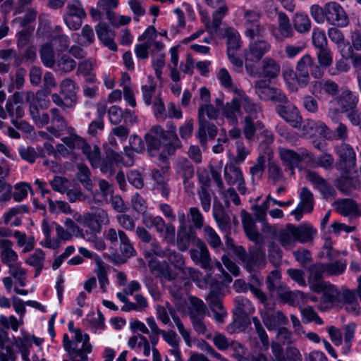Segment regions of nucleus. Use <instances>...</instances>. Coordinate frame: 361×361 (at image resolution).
<instances>
[{"instance_id": "6", "label": "nucleus", "mask_w": 361, "mask_h": 361, "mask_svg": "<svg viewBox=\"0 0 361 361\" xmlns=\"http://www.w3.org/2000/svg\"><path fill=\"white\" fill-rule=\"evenodd\" d=\"M86 16V12L80 1L72 0L68 3L63 18L70 30H78L82 26V19Z\"/></svg>"}, {"instance_id": "39", "label": "nucleus", "mask_w": 361, "mask_h": 361, "mask_svg": "<svg viewBox=\"0 0 361 361\" xmlns=\"http://www.w3.org/2000/svg\"><path fill=\"white\" fill-rule=\"evenodd\" d=\"M281 71L279 63L274 59L265 58L261 63L259 74L262 77L271 80L276 78Z\"/></svg>"}, {"instance_id": "44", "label": "nucleus", "mask_w": 361, "mask_h": 361, "mask_svg": "<svg viewBox=\"0 0 361 361\" xmlns=\"http://www.w3.org/2000/svg\"><path fill=\"white\" fill-rule=\"evenodd\" d=\"M25 263L35 268V277H37L44 268L45 262L44 252L38 248L35 249L26 259Z\"/></svg>"}, {"instance_id": "53", "label": "nucleus", "mask_w": 361, "mask_h": 361, "mask_svg": "<svg viewBox=\"0 0 361 361\" xmlns=\"http://www.w3.org/2000/svg\"><path fill=\"white\" fill-rule=\"evenodd\" d=\"M120 251L126 258L121 259V263H124L127 258H130L135 254V250L125 232L120 233Z\"/></svg>"}, {"instance_id": "17", "label": "nucleus", "mask_w": 361, "mask_h": 361, "mask_svg": "<svg viewBox=\"0 0 361 361\" xmlns=\"http://www.w3.org/2000/svg\"><path fill=\"white\" fill-rule=\"evenodd\" d=\"M341 173L340 177L336 180L335 186L343 194L348 195L353 190L356 188L359 184L357 178L353 176L355 169L338 170Z\"/></svg>"}, {"instance_id": "46", "label": "nucleus", "mask_w": 361, "mask_h": 361, "mask_svg": "<svg viewBox=\"0 0 361 361\" xmlns=\"http://www.w3.org/2000/svg\"><path fill=\"white\" fill-rule=\"evenodd\" d=\"M227 51H237L240 49L243 41L239 32L233 27H228L225 30Z\"/></svg>"}, {"instance_id": "61", "label": "nucleus", "mask_w": 361, "mask_h": 361, "mask_svg": "<svg viewBox=\"0 0 361 361\" xmlns=\"http://www.w3.org/2000/svg\"><path fill=\"white\" fill-rule=\"evenodd\" d=\"M217 78L221 85L231 92L239 94L242 90L238 89L232 81V78L228 71L225 68H221L218 73Z\"/></svg>"}, {"instance_id": "52", "label": "nucleus", "mask_w": 361, "mask_h": 361, "mask_svg": "<svg viewBox=\"0 0 361 361\" xmlns=\"http://www.w3.org/2000/svg\"><path fill=\"white\" fill-rule=\"evenodd\" d=\"M94 272L97 276L101 289L104 291L106 287L109 285V281L107 274V266L104 262H102L100 257H98L96 259V268L94 269Z\"/></svg>"}, {"instance_id": "33", "label": "nucleus", "mask_w": 361, "mask_h": 361, "mask_svg": "<svg viewBox=\"0 0 361 361\" xmlns=\"http://www.w3.org/2000/svg\"><path fill=\"white\" fill-rule=\"evenodd\" d=\"M57 224L54 221H50L47 219H44L42 222V230L44 235V239L42 245L50 249H57L59 247V242L51 237L53 233L55 234L56 226Z\"/></svg>"}, {"instance_id": "22", "label": "nucleus", "mask_w": 361, "mask_h": 361, "mask_svg": "<svg viewBox=\"0 0 361 361\" xmlns=\"http://www.w3.org/2000/svg\"><path fill=\"white\" fill-rule=\"evenodd\" d=\"M66 224L76 236H80L85 240L92 243L93 247L97 250L102 251L106 249L104 240L102 238L97 237V234L89 233L87 230L82 231L71 219L67 220Z\"/></svg>"}, {"instance_id": "12", "label": "nucleus", "mask_w": 361, "mask_h": 361, "mask_svg": "<svg viewBox=\"0 0 361 361\" xmlns=\"http://www.w3.org/2000/svg\"><path fill=\"white\" fill-rule=\"evenodd\" d=\"M169 166H166L161 169H154L152 171V178L154 180L153 189L165 197L168 198L170 193L169 185Z\"/></svg>"}, {"instance_id": "49", "label": "nucleus", "mask_w": 361, "mask_h": 361, "mask_svg": "<svg viewBox=\"0 0 361 361\" xmlns=\"http://www.w3.org/2000/svg\"><path fill=\"white\" fill-rule=\"evenodd\" d=\"M142 223L148 228H155L157 232H161L164 220L160 216H153L149 212L142 214Z\"/></svg>"}, {"instance_id": "34", "label": "nucleus", "mask_w": 361, "mask_h": 361, "mask_svg": "<svg viewBox=\"0 0 361 361\" xmlns=\"http://www.w3.org/2000/svg\"><path fill=\"white\" fill-rule=\"evenodd\" d=\"M261 317L264 324L269 331L275 330L278 326L288 322V318L281 311H277L275 313L262 312Z\"/></svg>"}, {"instance_id": "37", "label": "nucleus", "mask_w": 361, "mask_h": 361, "mask_svg": "<svg viewBox=\"0 0 361 361\" xmlns=\"http://www.w3.org/2000/svg\"><path fill=\"white\" fill-rule=\"evenodd\" d=\"M174 169L177 176L183 180V183L194 176V167L185 157H178L174 162Z\"/></svg>"}, {"instance_id": "3", "label": "nucleus", "mask_w": 361, "mask_h": 361, "mask_svg": "<svg viewBox=\"0 0 361 361\" xmlns=\"http://www.w3.org/2000/svg\"><path fill=\"white\" fill-rule=\"evenodd\" d=\"M206 4L214 10L212 13V20L208 13L201 11L202 22L208 30H216L221 24L224 18L228 13L229 8L226 0H204Z\"/></svg>"}, {"instance_id": "62", "label": "nucleus", "mask_w": 361, "mask_h": 361, "mask_svg": "<svg viewBox=\"0 0 361 361\" xmlns=\"http://www.w3.org/2000/svg\"><path fill=\"white\" fill-rule=\"evenodd\" d=\"M295 29L300 32H307L311 27V21L305 13H297L293 20Z\"/></svg>"}, {"instance_id": "2", "label": "nucleus", "mask_w": 361, "mask_h": 361, "mask_svg": "<svg viewBox=\"0 0 361 361\" xmlns=\"http://www.w3.org/2000/svg\"><path fill=\"white\" fill-rule=\"evenodd\" d=\"M9 99L16 104H20L26 102L29 105V114L34 123L39 128L48 125L49 115L48 113L39 112L37 104L35 103V93L32 91L16 92Z\"/></svg>"}, {"instance_id": "54", "label": "nucleus", "mask_w": 361, "mask_h": 361, "mask_svg": "<svg viewBox=\"0 0 361 361\" xmlns=\"http://www.w3.org/2000/svg\"><path fill=\"white\" fill-rule=\"evenodd\" d=\"M188 313L190 318L205 317L206 306L203 301L196 297H190Z\"/></svg>"}, {"instance_id": "51", "label": "nucleus", "mask_w": 361, "mask_h": 361, "mask_svg": "<svg viewBox=\"0 0 361 361\" xmlns=\"http://www.w3.org/2000/svg\"><path fill=\"white\" fill-rule=\"evenodd\" d=\"M326 275L331 276H337L343 274L347 267V262L344 259H340L335 262L324 263Z\"/></svg>"}, {"instance_id": "50", "label": "nucleus", "mask_w": 361, "mask_h": 361, "mask_svg": "<svg viewBox=\"0 0 361 361\" xmlns=\"http://www.w3.org/2000/svg\"><path fill=\"white\" fill-rule=\"evenodd\" d=\"M224 173L226 183L230 185L236 184V181L240 180L243 176L239 167L233 164H227L225 165Z\"/></svg>"}, {"instance_id": "28", "label": "nucleus", "mask_w": 361, "mask_h": 361, "mask_svg": "<svg viewBox=\"0 0 361 361\" xmlns=\"http://www.w3.org/2000/svg\"><path fill=\"white\" fill-rule=\"evenodd\" d=\"M297 242L300 243H307L313 240L317 231L312 224L307 222H303L298 226L293 224Z\"/></svg>"}, {"instance_id": "16", "label": "nucleus", "mask_w": 361, "mask_h": 361, "mask_svg": "<svg viewBox=\"0 0 361 361\" xmlns=\"http://www.w3.org/2000/svg\"><path fill=\"white\" fill-rule=\"evenodd\" d=\"M195 247L190 250L191 259L202 269L210 268L211 257L205 243L200 239L196 240Z\"/></svg>"}, {"instance_id": "64", "label": "nucleus", "mask_w": 361, "mask_h": 361, "mask_svg": "<svg viewBox=\"0 0 361 361\" xmlns=\"http://www.w3.org/2000/svg\"><path fill=\"white\" fill-rule=\"evenodd\" d=\"M235 302L236 305V309L239 314L249 315L255 312L253 305L247 298L243 296H238L235 298Z\"/></svg>"}, {"instance_id": "8", "label": "nucleus", "mask_w": 361, "mask_h": 361, "mask_svg": "<svg viewBox=\"0 0 361 361\" xmlns=\"http://www.w3.org/2000/svg\"><path fill=\"white\" fill-rule=\"evenodd\" d=\"M326 20L332 25L341 27L348 25V18L343 8L337 2L330 1L325 4Z\"/></svg>"}, {"instance_id": "63", "label": "nucleus", "mask_w": 361, "mask_h": 361, "mask_svg": "<svg viewBox=\"0 0 361 361\" xmlns=\"http://www.w3.org/2000/svg\"><path fill=\"white\" fill-rule=\"evenodd\" d=\"M157 87L156 82L152 76H148V83L141 87L142 99L147 106L152 104V95Z\"/></svg>"}, {"instance_id": "29", "label": "nucleus", "mask_w": 361, "mask_h": 361, "mask_svg": "<svg viewBox=\"0 0 361 361\" xmlns=\"http://www.w3.org/2000/svg\"><path fill=\"white\" fill-rule=\"evenodd\" d=\"M219 111L211 104H201L198 109V125L200 126V136H204V128L207 124V117L209 120L216 119Z\"/></svg>"}, {"instance_id": "21", "label": "nucleus", "mask_w": 361, "mask_h": 361, "mask_svg": "<svg viewBox=\"0 0 361 361\" xmlns=\"http://www.w3.org/2000/svg\"><path fill=\"white\" fill-rule=\"evenodd\" d=\"M271 44L266 39L251 40L245 59L252 61H259L271 50Z\"/></svg>"}, {"instance_id": "10", "label": "nucleus", "mask_w": 361, "mask_h": 361, "mask_svg": "<svg viewBox=\"0 0 361 361\" xmlns=\"http://www.w3.org/2000/svg\"><path fill=\"white\" fill-rule=\"evenodd\" d=\"M336 153L338 157V170L355 169L356 153L352 146L342 143L336 147Z\"/></svg>"}, {"instance_id": "18", "label": "nucleus", "mask_w": 361, "mask_h": 361, "mask_svg": "<svg viewBox=\"0 0 361 361\" xmlns=\"http://www.w3.org/2000/svg\"><path fill=\"white\" fill-rule=\"evenodd\" d=\"M238 94L240 97V109L242 108L246 114L245 118L259 120L263 117L262 108L259 104L255 102L243 91Z\"/></svg>"}, {"instance_id": "20", "label": "nucleus", "mask_w": 361, "mask_h": 361, "mask_svg": "<svg viewBox=\"0 0 361 361\" xmlns=\"http://www.w3.org/2000/svg\"><path fill=\"white\" fill-rule=\"evenodd\" d=\"M330 133V129L322 121L307 119L302 123L301 135L305 137H312L317 134L327 137Z\"/></svg>"}, {"instance_id": "58", "label": "nucleus", "mask_w": 361, "mask_h": 361, "mask_svg": "<svg viewBox=\"0 0 361 361\" xmlns=\"http://www.w3.org/2000/svg\"><path fill=\"white\" fill-rule=\"evenodd\" d=\"M267 34V29L260 22L245 27V36L250 40L256 37H263Z\"/></svg>"}, {"instance_id": "23", "label": "nucleus", "mask_w": 361, "mask_h": 361, "mask_svg": "<svg viewBox=\"0 0 361 361\" xmlns=\"http://www.w3.org/2000/svg\"><path fill=\"white\" fill-rule=\"evenodd\" d=\"M339 308L345 307V310L355 315L359 314L360 307L357 300L355 290H350L343 288L340 293Z\"/></svg>"}, {"instance_id": "11", "label": "nucleus", "mask_w": 361, "mask_h": 361, "mask_svg": "<svg viewBox=\"0 0 361 361\" xmlns=\"http://www.w3.org/2000/svg\"><path fill=\"white\" fill-rule=\"evenodd\" d=\"M358 102V94L346 88L343 90L331 103H335L342 113L348 114L356 109Z\"/></svg>"}, {"instance_id": "9", "label": "nucleus", "mask_w": 361, "mask_h": 361, "mask_svg": "<svg viewBox=\"0 0 361 361\" xmlns=\"http://www.w3.org/2000/svg\"><path fill=\"white\" fill-rule=\"evenodd\" d=\"M278 115L293 128H298L301 126L302 116L298 109L289 101L276 106Z\"/></svg>"}, {"instance_id": "40", "label": "nucleus", "mask_w": 361, "mask_h": 361, "mask_svg": "<svg viewBox=\"0 0 361 361\" xmlns=\"http://www.w3.org/2000/svg\"><path fill=\"white\" fill-rule=\"evenodd\" d=\"M28 212V207L25 204L11 208L4 216V223L11 226H18L22 223V215Z\"/></svg>"}, {"instance_id": "59", "label": "nucleus", "mask_w": 361, "mask_h": 361, "mask_svg": "<svg viewBox=\"0 0 361 361\" xmlns=\"http://www.w3.org/2000/svg\"><path fill=\"white\" fill-rule=\"evenodd\" d=\"M263 128L264 124L259 120L244 118L243 133L247 140H252L255 135L256 130H261Z\"/></svg>"}, {"instance_id": "1", "label": "nucleus", "mask_w": 361, "mask_h": 361, "mask_svg": "<svg viewBox=\"0 0 361 361\" xmlns=\"http://www.w3.org/2000/svg\"><path fill=\"white\" fill-rule=\"evenodd\" d=\"M233 252L250 273L263 269L266 264L265 252L258 247L250 248L248 252H246L243 247L236 246Z\"/></svg>"}, {"instance_id": "4", "label": "nucleus", "mask_w": 361, "mask_h": 361, "mask_svg": "<svg viewBox=\"0 0 361 361\" xmlns=\"http://www.w3.org/2000/svg\"><path fill=\"white\" fill-rule=\"evenodd\" d=\"M60 94H51L52 102L63 109L73 107L77 100L75 81L69 78L64 79L60 85Z\"/></svg>"}, {"instance_id": "13", "label": "nucleus", "mask_w": 361, "mask_h": 361, "mask_svg": "<svg viewBox=\"0 0 361 361\" xmlns=\"http://www.w3.org/2000/svg\"><path fill=\"white\" fill-rule=\"evenodd\" d=\"M279 153L282 161L290 166L292 170L302 160L305 159H310L313 157L312 153L303 148L300 149L298 152H296L287 148L280 147L279 148Z\"/></svg>"}, {"instance_id": "41", "label": "nucleus", "mask_w": 361, "mask_h": 361, "mask_svg": "<svg viewBox=\"0 0 361 361\" xmlns=\"http://www.w3.org/2000/svg\"><path fill=\"white\" fill-rule=\"evenodd\" d=\"M74 334L73 345L78 346L80 343H82L80 348H79L78 353L80 358L87 359V354L90 353L92 350V346L90 343V336L87 334H82L80 329H76Z\"/></svg>"}, {"instance_id": "47", "label": "nucleus", "mask_w": 361, "mask_h": 361, "mask_svg": "<svg viewBox=\"0 0 361 361\" xmlns=\"http://www.w3.org/2000/svg\"><path fill=\"white\" fill-rule=\"evenodd\" d=\"M326 269L324 263L315 264L310 267L309 270L308 283L310 288L314 291V286L319 283H326L327 281H322Z\"/></svg>"}, {"instance_id": "5", "label": "nucleus", "mask_w": 361, "mask_h": 361, "mask_svg": "<svg viewBox=\"0 0 361 361\" xmlns=\"http://www.w3.org/2000/svg\"><path fill=\"white\" fill-rule=\"evenodd\" d=\"M314 291L317 293H322L319 304V309L322 311L334 307H338L341 290L335 285L329 282L317 284L314 286Z\"/></svg>"}, {"instance_id": "14", "label": "nucleus", "mask_w": 361, "mask_h": 361, "mask_svg": "<svg viewBox=\"0 0 361 361\" xmlns=\"http://www.w3.org/2000/svg\"><path fill=\"white\" fill-rule=\"evenodd\" d=\"M271 34L276 40L281 42L286 38H291L293 36L294 31L286 13L283 12L279 13L278 26H271Z\"/></svg>"}, {"instance_id": "35", "label": "nucleus", "mask_w": 361, "mask_h": 361, "mask_svg": "<svg viewBox=\"0 0 361 361\" xmlns=\"http://www.w3.org/2000/svg\"><path fill=\"white\" fill-rule=\"evenodd\" d=\"M240 97H234L230 102H226L222 106V114L232 124L238 123V115H240Z\"/></svg>"}, {"instance_id": "30", "label": "nucleus", "mask_w": 361, "mask_h": 361, "mask_svg": "<svg viewBox=\"0 0 361 361\" xmlns=\"http://www.w3.org/2000/svg\"><path fill=\"white\" fill-rule=\"evenodd\" d=\"M311 91L316 95L335 96L338 92V85L329 79L317 80L313 82Z\"/></svg>"}, {"instance_id": "25", "label": "nucleus", "mask_w": 361, "mask_h": 361, "mask_svg": "<svg viewBox=\"0 0 361 361\" xmlns=\"http://www.w3.org/2000/svg\"><path fill=\"white\" fill-rule=\"evenodd\" d=\"M240 216L243 229L247 237L253 242H259L262 238L261 235L257 231L255 221L252 216L245 210H242Z\"/></svg>"}, {"instance_id": "7", "label": "nucleus", "mask_w": 361, "mask_h": 361, "mask_svg": "<svg viewBox=\"0 0 361 361\" xmlns=\"http://www.w3.org/2000/svg\"><path fill=\"white\" fill-rule=\"evenodd\" d=\"M128 160L125 162L123 157L114 151H109L106 153V156L102 158L97 166L100 171L109 176H113L116 170V168L122 164L126 166H130L133 164V161L132 158L128 156Z\"/></svg>"}, {"instance_id": "48", "label": "nucleus", "mask_w": 361, "mask_h": 361, "mask_svg": "<svg viewBox=\"0 0 361 361\" xmlns=\"http://www.w3.org/2000/svg\"><path fill=\"white\" fill-rule=\"evenodd\" d=\"M148 267L153 274L161 276L169 281L175 279L174 273L167 266L164 267L157 260L151 259Z\"/></svg>"}, {"instance_id": "55", "label": "nucleus", "mask_w": 361, "mask_h": 361, "mask_svg": "<svg viewBox=\"0 0 361 361\" xmlns=\"http://www.w3.org/2000/svg\"><path fill=\"white\" fill-rule=\"evenodd\" d=\"M40 58L43 64L47 68H53L55 64L54 48L49 43L42 45L39 51Z\"/></svg>"}, {"instance_id": "45", "label": "nucleus", "mask_w": 361, "mask_h": 361, "mask_svg": "<svg viewBox=\"0 0 361 361\" xmlns=\"http://www.w3.org/2000/svg\"><path fill=\"white\" fill-rule=\"evenodd\" d=\"M13 345L18 348L23 361H30L29 356L32 348V339L30 335L22 337H13Z\"/></svg>"}, {"instance_id": "32", "label": "nucleus", "mask_w": 361, "mask_h": 361, "mask_svg": "<svg viewBox=\"0 0 361 361\" xmlns=\"http://www.w3.org/2000/svg\"><path fill=\"white\" fill-rule=\"evenodd\" d=\"M145 139L150 150L159 149L161 147V141L169 142V140L165 139L164 129L159 125L152 127L145 135Z\"/></svg>"}, {"instance_id": "57", "label": "nucleus", "mask_w": 361, "mask_h": 361, "mask_svg": "<svg viewBox=\"0 0 361 361\" xmlns=\"http://www.w3.org/2000/svg\"><path fill=\"white\" fill-rule=\"evenodd\" d=\"M274 88L264 80H260L255 82V91L259 98L263 101H269L273 97V92Z\"/></svg>"}, {"instance_id": "36", "label": "nucleus", "mask_w": 361, "mask_h": 361, "mask_svg": "<svg viewBox=\"0 0 361 361\" xmlns=\"http://www.w3.org/2000/svg\"><path fill=\"white\" fill-rule=\"evenodd\" d=\"M167 130H164L165 139L169 140L166 143V150L169 154H173L177 149L181 147L182 144L176 134V126L173 122H168L166 124Z\"/></svg>"}, {"instance_id": "60", "label": "nucleus", "mask_w": 361, "mask_h": 361, "mask_svg": "<svg viewBox=\"0 0 361 361\" xmlns=\"http://www.w3.org/2000/svg\"><path fill=\"white\" fill-rule=\"evenodd\" d=\"M238 11L243 13L244 27L259 23L262 15V12L257 9H248L245 6L240 7Z\"/></svg>"}, {"instance_id": "38", "label": "nucleus", "mask_w": 361, "mask_h": 361, "mask_svg": "<svg viewBox=\"0 0 361 361\" xmlns=\"http://www.w3.org/2000/svg\"><path fill=\"white\" fill-rule=\"evenodd\" d=\"M13 243L7 239H0L1 260L7 265L11 267L16 263L18 256L12 249Z\"/></svg>"}, {"instance_id": "43", "label": "nucleus", "mask_w": 361, "mask_h": 361, "mask_svg": "<svg viewBox=\"0 0 361 361\" xmlns=\"http://www.w3.org/2000/svg\"><path fill=\"white\" fill-rule=\"evenodd\" d=\"M212 214L219 229L225 231L230 225V216L225 211L223 205L219 202H214L212 208Z\"/></svg>"}, {"instance_id": "15", "label": "nucleus", "mask_w": 361, "mask_h": 361, "mask_svg": "<svg viewBox=\"0 0 361 361\" xmlns=\"http://www.w3.org/2000/svg\"><path fill=\"white\" fill-rule=\"evenodd\" d=\"M314 197L313 194L307 188H302L300 193V202L295 209L290 212L295 216L296 221H300L303 213H310L313 210Z\"/></svg>"}, {"instance_id": "31", "label": "nucleus", "mask_w": 361, "mask_h": 361, "mask_svg": "<svg viewBox=\"0 0 361 361\" xmlns=\"http://www.w3.org/2000/svg\"><path fill=\"white\" fill-rule=\"evenodd\" d=\"M336 208L338 212L344 216H361V209L353 199L338 200L336 202Z\"/></svg>"}, {"instance_id": "27", "label": "nucleus", "mask_w": 361, "mask_h": 361, "mask_svg": "<svg viewBox=\"0 0 361 361\" xmlns=\"http://www.w3.org/2000/svg\"><path fill=\"white\" fill-rule=\"evenodd\" d=\"M293 224H288L285 228L280 229L274 233L276 239L279 242L281 245L286 249H293L297 243Z\"/></svg>"}, {"instance_id": "42", "label": "nucleus", "mask_w": 361, "mask_h": 361, "mask_svg": "<svg viewBox=\"0 0 361 361\" xmlns=\"http://www.w3.org/2000/svg\"><path fill=\"white\" fill-rule=\"evenodd\" d=\"M196 240H200L196 237L195 233L190 229L178 228L176 244L178 248L180 251H185L188 249L190 243L194 245L196 243Z\"/></svg>"}, {"instance_id": "26", "label": "nucleus", "mask_w": 361, "mask_h": 361, "mask_svg": "<svg viewBox=\"0 0 361 361\" xmlns=\"http://www.w3.org/2000/svg\"><path fill=\"white\" fill-rule=\"evenodd\" d=\"M51 118L49 121L51 125L47 126V130L55 137H59L61 132L63 131L67 127V122L63 116L61 114L57 108L50 109Z\"/></svg>"}, {"instance_id": "24", "label": "nucleus", "mask_w": 361, "mask_h": 361, "mask_svg": "<svg viewBox=\"0 0 361 361\" xmlns=\"http://www.w3.org/2000/svg\"><path fill=\"white\" fill-rule=\"evenodd\" d=\"M314 59L309 54L302 56L296 65L298 82L301 86H305L310 81V71L313 65Z\"/></svg>"}, {"instance_id": "56", "label": "nucleus", "mask_w": 361, "mask_h": 361, "mask_svg": "<svg viewBox=\"0 0 361 361\" xmlns=\"http://www.w3.org/2000/svg\"><path fill=\"white\" fill-rule=\"evenodd\" d=\"M82 153L86 156L89 160L91 166L93 168H97L100 161V149L97 146L92 147L88 143H85L82 149Z\"/></svg>"}, {"instance_id": "19", "label": "nucleus", "mask_w": 361, "mask_h": 361, "mask_svg": "<svg viewBox=\"0 0 361 361\" xmlns=\"http://www.w3.org/2000/svg\"><path fill=\"white\" fill-rule=\"evenodd\" d=\"M98 39L109 49L116 51L118 49L114 41L115 32L105 22H99L94 27Z\"/></svg>"}]
</instances>
